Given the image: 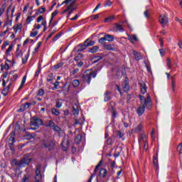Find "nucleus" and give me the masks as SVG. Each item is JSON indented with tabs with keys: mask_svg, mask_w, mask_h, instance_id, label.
Listing matches in <instances>:
<instances>
[{
	"mask_svg": "<svg viewBox=\"0 0 182 182\" xmlns=\"http://www.w3.org/2000/svg\"><path fill=\"white\" fill-rule=\"evenodd\" d=\"M63 92H65L66 93H69V92H70V84L66 82L63 85Z\"/></svg>",
	"mask_w": 182,
	"mask_h": 182,
	"instance_id": "dca6fc26",
	"label": "nucleus"
},
{
	"mask_svg": "<svg viewBox=\"0 0 182 182\" xmlns=\"http://www.w3.org/2000/svg\"><path fill=\"white\" fill-rule=\"evenodd\" d=\"M122 89L125 93H127L130 90V87L129 86V81L125 80L124 84L122 85Z\"/></svg>",
	"mask_w": 182,
	"mask_h": 182,
	"instance_id": "f8f14e48",
	"label": "nucleus"
},
{
	"mask_svg": "<svg viewBox=\"0 0 182 182\" xmlns=\"http://www.w3.org/2000/svg\"><path fill=\"white\" fill-rule=\"evenodd\" d=\"M75 141L77 144H80V141H82V135H80V134H78L77 135V136L75 139Z\"/></svg>",
	"mask_w": 182,
	"mask_h": 182,
	"instance_id": "c85d7f7f",
	"label": "nucleus"
},
{
	"mask_svg": "<svg viewBox=\"0 0 182 182\" xmlns=\"http://www.w3.org/2000/svg\"><path fill=\"white\" fill-rule=\"evenodd\" d=\"M159 21L160 22L161 24H162V26H166V25H167V23H168V18L167 17V16H160L159 18Z\"/></svg>",
	"mask_w": 182,
	"mask_h": 182,
	"instance_id": "39448f33",
	"label": "nucleus"
},
{
	"mask_svg": "<svg viewBox=\"0 0 182 182\" xmlns=\"http://www.w3.org/2000/svg\"><path fill=\"white\" fill-rule=\"evenodd\" d=\"M38 14H45L46 12V8L45 7H40L38 10Z\"/></svg>",
	"mask_w": 182,
	"mask_h": 182,
	"instance_id": "c03bdc74",
	"label": "nucleus"
},
{
	"mask_svg": "<svg viewBox=\"0 0 182 182\" xmlns=\"http://www.w3.org/2000/svg\"><path fill=\"white\" fill-rule=\"evenodd\" d=\"M72 85L73 87H79L80 85V81H79V80H74L72 82Z\"/></svg>",
	"mask_w": 182,
	"mask_h": 182,
	"instance_id": "7c9ffc66",
	"label": "nucleus"
},
{
	"mask_svg": "<svg viewBox=\"0 0 182 182\" xmlns=\"http://www.w3.org/2000/svg\"><path fill=\"white\" fill-rule=\"evenodd\" d=\"M35 182H42V175L41 174V167L37 166L36 170Z\"/></svg>",
	"mask_w": 182,
	"mask_h": 182,
	"instance_id": "20e7f679",
	"label": "nucleus"
},
{
	"mask_svg": "<svg viewBox=\"0 0 182 182\" xmlns=\"http://www.w3.org/2000/svg\"><path fill=\"white\" fill-rule=\"evenodd\" d=\"M83 58V54L82 53H78L74 58V60H75V62H79V60H80V59Z\"/></svg>",
	"mask_w": 182,
	"mask_h": 182,
	"instance_id": "2f4dec72",
	"label": "nucleus"
},
{
	"mask_svg": "<svg viewBox=\"0 0 182 182\" xmlns=\"http://www.w3.org/2000/svg\"><path fill=\"white\" fill-rule=\"evenodd\" d=\"M70 6H67V8L62 11L61 14L63 15V14H66V12H69L70 11Z\"/></svg>",
	"mask_w": 182,
	"mask_h": 182,
	"instance_id": "4d7b16f0",
	"label": "nucleus"
},
{
	"mask_svg": "<svg viewBox=\"0 0 182 182\" xmlns=\"http://www.w3.org/2000/svg\"><path fill=\"white\" fill-rule=\"evenodd\" d=\"M143 128V125L141 124H139L137 127L135 129V132L138 133V132H141V129Z\"/></svg>",
	"mask_w": 182,
	"mask_h": 182,
	"instance_id": "3c124183",
	"label": "nucleus"
},
{
	"mask_svg": "<svg viewBox=\"0 0 182 182\" xmlns=\"http://www.w3.org/2000/svg\"><path fill=\"white\" fill-rule=\"evenodd\" d=\"M20 161H21V165L24 166V164H29V163L32 161V159H29L27 154V155H24V156Z\"/></svg>",
	"mask_w": 182,
	"mask_h": 182,
	"instance_id": "6e6552de",
	"label": "nucleus"
},
{
	"mask_svg": "<svg viewBox=\"0 0 182 182\" xmlns=\"http://www.w3.org/2000/svg\"><path fill=\"white\" fill-rule=\"evenodd\" d=\"M115 28H117V31H119V32H123V31H124L123 26L120 24H115Z\"/></svg>",
	"mask_w": 182,
	"mask_h": 182,
	"instance_id": "4c0bfd02",
	"label": "nucleus"
},
{
	"mask_svg": "<svg viewBox=\"0 0 182 182\" xmlns=\"http://www.w3.org/2000/svg\"><path fill=\"white\" fill-rule=\"evenodd\" d=\"M146 106H149V105L140 104L139 107L136 109V113H137L138 116H142L143 115V113H144V112L146 110Z\"/></svg>",
	"mask_w": 182,
	"mask_h": 182,
	"instance_id": "423d86ee",
	"label": "nucleus"
},
{
	"mask_svg": "<svg viewBox=\"0 0 182 182\" xmlns=\"http://www.w3.org/2000/svg\"><path fill=\"white\" fill-rule=\"evenodd\" d=\"M22 50H19V48H17L16 53V58H22Z\"/></svg>",
	"mask_w": 182,
	"mask_h": 182,
	"instance_id": "ea45409f",
	"label": "nucleus"
},
{
	"mask_svg": "<svg viewBox=\"0 0 182 182\" xmlns=\"http://www.w3.org/2000/svg\"><path fill=\"white\" fill-rule=\"evenodd\" d=\"M117 136H119V139H122V137H123L124 136V134H123L120 131H117Z\"/></svg>",
	"mask_w": 182,
	"mask_h": 182,
	"instance_id": "bf43d9fd",
	"label": "nucleus"
},
{
	"mask_svg": "<svg viewBox=\"0 0 182 182\" xmlns=\"http://www.w3.org/2000/svg\"><path fill=\"white\" fill-rule=\"evenodd\" d=\"M113 3L110 1V0H107L105 1L104 6H112Z\"/></svg>",
	"mask_w": 182,
	"mask_h": 182,
	"instance_id": "5fc2aeb1",
	"label": "nucleus"
},
{
	"mask_svg": "<svg viewBox=\"0 0 182 182\" xmlns=\"http://www.w3.org/2000/svg\"><path fill=\"white\" fill-rule=\"evenodd\" d=\"M51 80H53V73H50L48 74L47 77V82H51Z\"/></svg>",
	"mask_w": 182,
	"mask_h": 182,
	"instance_id": "37998d69",
	"label": "nucleus"
},
{
	"mask_svg": "<svg viewBox=\"0 0 182 182\" xmlns=\"http://www.w3.org/2000/svg\"><path fill=\"white\" fill-rule=\"evenodd\" d=\"M104 37L105 38V41L108 42H113L114 41V37L112 35L107 34Z\"/></svg>",
	"mask_w": 182,
	"mask_h": 182,
	"instance_id": "412c9836",
	"label": "nucleus"
},
{
	"mask_svg": "<svg viewBox=\"0 0 182 182\" xmlns=\"http://www.w3.org/2000/svg\"><path fill=\"white\" fill-rule=\"evenodd\" d=\"M85 42L87 48H89V46H93L95 43H96L95 41H90V38H87Z\"/></svg>",
	"mask_w": 182,
	"mask_h": 182,
	"instance_id": "6ab92c4d",
	"label": "nucleus"
},
{
	"mask_svg": "<svg viewBox=\"0 0 182 182\" xmlns=\"http://www.w3.org/2000/svg\"><path fill=\"white\" fill-rule=\"evenodd\" d=\"M10 75H13L11 78V82H15V80H16V79H18V74H15V71H11L10 73Z\"/></svg>",
	"mask_w": 182,
	"mask_h": 182,
	"instance_id": "bb28decb",
	"label": "nucleus"
},
{
	"mask_svg": "<svg viewBox=\"0 0 182 182\" xmlns=\"http://www.w3.org/2000/svg\"><path fill=\"white\" fill-rule=\"evenodd\" d=\"M31 106H32V103L26 102L24 105H21L20 109H18L17 110V112H18V113H21L22 112H25V110H26V109H29V107H31Z\"/></svg>",
	"mask_w": 182,
	"mask_h": 182,
	"instance_id": "0eeeda50",
	"label": "nucleus"
},
{
	"mask_svg": "<svg viewBox=\"0 0 182 182\" xmlns=\"http://www.w3.org/2000/svg\"><path fill=\"white\" fill-rule=\"evenodd\" d=\"M129 40L131 41L132 42H133V41H134L135 42H137V41H139V38H137V36L133 35L132 37L129 36Z\"/></svg>",
	"mask_w": 182,
	"mask_h": 182,
	"instance_id": "79ce46f5",
	"label": "nucleus"
},
{
	"mask_svg": "<svg viewBox=\"0 0 182 182\" xmlns=\"http://www.w3.org/2000/svg\"><path fill=\"white\" fill-rule=\"evenodd\" d=\"M147 141V136H146V134H143L141 135V137L139 139V144H141L142 142Z\"/></svg>",
	"mask_w": 182,
	"mask_h": 182,
	"instance_id": "cd10ccee",
	"label": "nucleus"
},
{
	"mask_svg": "<svg viewBox=\"0 0 182 182\" xmlns=\"http://www.w3.org/2000/svg\"><path fill=\"white\" fill-rule=\"evenodd\" d=\"M167 66H168V68H169V69H171V68L173 66L171 65V61L170 58L167 59Z\"/></svg>",
	"mask_w": 182,
	"mask_h": 182,
	"instance_id": "052dcab7",
	"label": "nucleus"
},
{
	"mask_svg": "<svg viewBox=\"0 0 182 182\" xmlns=\"http://www.w3.org/2000/svg\"><path fill=\"white\" fill-rule=\"evenodd\" d=\"M13 29L14 31H16V32H18V31H22V24H16L13 26Z\"/></svg>",
	"mask_w": 182,
	"mask_h": 182,
	"instance_id": "5701e85b",
	"label": "nucleus"
},
{
	"mask_svg": "<svg viewBox=\"0 0 182 182\" xmlns=\"http://www.w3.org/2000/svg\"><path fill=\"white\" fill-rule=\"evenodd\" d=\"M55 122L52 120H49L48 123L46 124V127H50V129H53L55 127Z\"/></svg>",
	"mask_w": 182,
	"mask_h": 182,
	"instance_id": "a878e982",
	"label": "nucleus"
},
{
	"mask_svg": "<svg viewBox=\"0 0 182 182\" xmlns=\"http://www.w3.org/2000/svg\"><path fill=\"white\" fill-rule=\"evenodd\" d=\"M41 145L44 149L48 150V151H52V150H55L56 141L52 139H42Z\"/></svg>",
	"mask_w": 182,
	"mask_h": 182,
	"instance_id": "f03ea898",
	"label": "nucleus"
},
{
	"mask_svg": "<svg viewBox=\"0 0 182 182\" xmlns=\"http://www.w3.org/2000/svg\"><path fill=\"white\" fill-rule=\"evenodd\" d=\"M26 82V76L25 75L21 81V85L18 89V92H19L21 90V89H22V87H23V85H25V82Z\"/></svg>",
	"mask_w": 182,
	"mask_h": 182,
	"instance_id": "c756f323",
	"label": "nucleus"
},
{
	"mask_svg": "<svg viewBox=\"0 0 182 182\" xmlns=\"http://www.w3.org/2000/svg\"><path fill=\"white\" fill-rule=\"evenodd\" d=\"M77 48H79L77 50V52H82L85 50V49H86L87 46H86V43L85 42L84 44H79L77 46Z\"/></svg>",
	"mask_w": 182,
	"mask_h": 182,
	"instance_id": "2eb2a0df",
	"label": "nucleus"
},
{
	"mask_svg": "<svg viewBox=\"0 0 182 182\" xmlns=\"http://www.w3.org/2000/svg\"><path fill=\"white\" fill-rule=\"evenodd\" d=\"M115 18L116 17L114 16L107 17L105 18V22H107V23L113 22V21H114Z\"/></svg>",
	"mask_w": 182,
	"mask_h": 182,
	"instance_id": "f704fd0d",
	"label": "nucleus"
},
{
	"mask_svg": "<svg viewBox=\"0 0 182 182\" xmlns=\"http://www.w3.org/2000/svg\"><path fill=\"white\" fill-rule=\"evenodd\" d=\"M161 56H164L166 55V50L164 49H159Z\"/></svg>",
	"mask_w": 182,
	"mask_h": 182,
	"instance_id": "69168bd1",
	"label": "nucleus"
},
{
	"mask_svg": "<svg viewBox=\"0 0 182 182\" xmlns=\"http://www.w3.org/2000/svg\"><path fill=\"white\" fill-rule=\"evenodd\" d=\"M12 164H14L16 167H22V164L21 163V161H18V159H14Z\"/></svg>",
	"mask_w": 182,
	"mask_h": 182,
	"instance_id": "393cba45",
	"label": "nucleus"
},
{
	"mask_svg": "<svg viewBox=\"0 0 182 182\" xmlns=\"http://www.w3.org/2000/svg\"><path fill=\"white\" fill-rule=\"evenodd\" d=\"M99 43L101 45H105L106 43V38L105 37L100 38L98 41Z\"/></svg>",
	"mask_w": 182,
	"mask_h": 182,
	"instance_id": "a18cd8bd",
	"label": "nucleus"
},
{
	"mask_svg": "<svg viewBox=\"0 0 182 182\" xmlns=\"http://www.w3.org/2000/svg\"><path fill=\"white\" fill-rule=\"evenodd\" d=\"M132 55L136 60H141V59H143V56L139 52L132 50Z\"/></svg>",
	"mask_w": 182,
	"mask_h": 182,
	"instance_id": "9d476101",
	"label": "nucleus"
},
{
	"mask_svg": "<svg viewBox=\"0 0 182 182\" xmlns=\"http://www.w3.org/2000/svg\"><path fill=\"white\" fill-rule=\"evenodd\" d=\"M171 83H172V90L174 92V89L176 87V79H174V76L171 77Z\"/></svg>",
	"mask_w": 182,
	"mask_h": 182,
	"instance_id": "c9c22d12",
	"label": "nucleus"
},
{
	"mask_svg": "<svg viewBox=\"0 0 182 182\" xmlns=\"http://www.w3.org/2000/svg\"><path fill=\"white\" fill-rule=\"evenodd\" d=\"M51 113L52 114H55V116H59V114H60V112H59V111L55 108L51 109Z\"/></svg>",
	"mask_w": 182,
	"mask_h": 182,
	"instance_id": "58836bf2",
	"label": "nucleus"
},
{
	"mask_svg": "<svg viewBox=\"0 0 182 182\" xmlns=\"http://www.w3.org/2000/svg\"><path fill=\"white\" fill-rule=\"evenodd\" d=\"M139 100L141 102L140 105H147V99H146V97H144V96H143L141 95H139Z\"/></svg>",
	"mask_w": 182,
	"mask_h": 182,
	"instance_id": "f3484780",
	"label": "nucleus"
},
{
	"mask_svg": "<svg viewBox=\"0 0 182 182\" xmlns=\"http://www.w3.org/2000/svg\"><path fill=\"white\" fill-rule=\"evenodd\" d=\"M111 109H112V117L116 118L117 114L116 113V111H114V108L113 107H111Z\"/></svg>",
	"mask_w": 182,
	"mask_h": 182,
	"instance_id": "0e129e2a",
	"label": "nucleus"
},
{
	"mask_svg": "<svg viewBox=\"0 0 182 182\" xmlns=\"http://www.w3.org/2000/svg\"><path fill=\"white\" fill-rule=\"evenodd\" d=\"M91 19H92V21H95V19H98V18H99V14H96V15H93V16H91Z\"/></svg>",
	"mask_w": 182,
	"mask_h": 182,
	"instance_id": "774afa93",
	"label": "nucleus"
},
{
	"mask_svg": "<svg viewBox=\"0 0 182 182\" xmlns=\"http://www.w3.org/2000/svg\"><path fill=\"white\" fill-rule=\"evenodd\" d=\"M146 105L148 106V107H150V106H151V98L150 97V95H147V97H146Z\"/></svg>",
	"mask_w": 182,
	"mask_h": 182,
	"instance_id": "72a5a7b5",
	"label": "nucleus"
},
{
	"mask_svg": "<svg viewBox=\"0 0 182 182\" xmlns=\"http://www.w3.org/2000/svg\"><path fill=\"white\" fill-rule=\"evenodd\" d=\"M105 102H109V100H112V92L107 90L105 93Z\"/></svg>",
	"mask_w": 182,
	"mask_h": 182,
	"instance_id": "9b49d317",
	"label": "nucleus"
},
{
	"mask_svg": "<svg viewBox=\"0 0 182 182\" xmlns=\"http://www.w3.org/2000/svg\"><path fill=\"white\" fill-rule=\"evenodd\" d=\"M105 49H106L107 50H116V48L112 45H105Z\"/></svg>",
	"mask_w": 182,
	"mask_h": 182,
	"instance_id": "473e14b6",
	"label": "nucleus"
},
{
	"mask_svg": "<svg viewBox=\"0 0 182 182\" xmlns=\"http://www.w3.org/2000/svg\"><path fill=\"white\" fill-rule=\"evenodd\" d=\"M53 130H54L55 132H58L59 134L62 133V129L59 127H58V125L56 124H55L54 127H53Z\"/></svg>",
	"mask_w": 182,
	"mask_h": 182,
	"instance_id": "e433bc0d",
	"label": "nucleus"
},
{
	"mask_svg": "<svg viewBox=\"0 0 182 182\" xmlns=\"http://www.w3.org/2000/svg\"><path fill=\"white\" fill-rule=\"evenodd\" d=\"M38 31H36L35 28L33 29V32L31 33L30 36H31V38H35V36H36V35H38Z\"/></svg>",
	"mask_w": 182,
	"mask_h": 182,
	"instance_id": "a19ab883",
	"label": "nucleus"
},
{
	"mask_svg": "<svg viewBox=\"0 0 182 182\" xmlns=\"http://www.w3.org/2000/svg\"><path fill=\"white\" fill-rule=\"evenodd\" d=\"M31 123L33 126H42L43 125V121H42V119H41L40 118H37V117H33V119L31 121Z\"/></svg>",
	"mask_w": 182,
	"mask_h": 182,
	"instance_id": "7ed1b4c3",
	"label": "nucleus"
},
{
	"mask_svg": "<svg viewBox=\"0 0 182 182\" xmlns=\"http://www.w3.org/2000/svg\"><path fill=\"white\" fill-rule=\"evenodd\" d=\"M144 144V150H149V142L147 141L142 142Z\"/></svg>",
	"mask_w": 182,
	"mask_h": 182,
	"instance_id": "603ef678",
	"label": "nucleus"
},
{
	"mask_svg": "<svg viewBox=\"0 0 182 182\" xmlns=\"http://www.w3.org/2000/svg\"><path fill=\"white\" fill-rule=\"evenodd\" d=\"M9 143H11V144L15 143V132H12L10 134V137L9 139Z\"/></svg>",
	"mask_w": 182,
	"mask_h": 182,
	"instance_id": "a211bd4d",
	"label": "nucleus"
},
{
	"mask_svg": "<svg viewBox=\"0 0 182 182\" xmlns=\"http://www.w3.org/2000/svg\"><path fill=\"white\" fill-rule=\"evenodd\" d=\"M63 66V63H60L55 65H54L55 69H59V68H62Z\"/></svg>",
	"mask_w": 182,
	"mask_h": 182,
	"instance_id": "680f3d73",
	"label": "nucleus"
},
{
	"mask_svg": "<svg viewBox=\"0 0 182 182\" xmlns=\"http://www.w3.org/2000/svg\"><path fill=\"white\" fill-rule=\"evenodd\" d=\"M139 86L141 87V93H142V95H144L146 92H147V87L146 86V83H144V82H139Z\"/></svg>",
	"mask_w": 182,
	"mask_h": 182,
	"instance_id": "ddd939ff",
	"label": "nucleus"
},
{
	"mask_svg": "<svg viewBox=\"0 0 182 182\" xmlns=\"http://www.w3.org/2000/svg\"><path fill=\"white\" fill-rule=\"evenodd\" d=\"M73 114L74 116H77L79 114V107L76 104L73 105Z\"/></svg>",
	"mask_w": 182,
	"mask_h": 182,
	"instance_id": "4468645a",
	"label": "nucleus"
},
{
	"mask_svg": "<svg viewBox=\"0 0 182 182\" xmlns=\"http://www.w3.org/2000/svg\"><path fill=\"white\" fill-rule=\"evenodd\" d=\"M9 147L10 150L12 151V153H15V147L14 146V144L9 143Z\"/></svg>",
	"mask_w": 182,
	"mask_h": 182,
	"instance_id": "8fccbe9b",
	"label": "nucleus"
},
{
	"mask_svg": "<svg viewBox=\"0 0 182 182\" xmlns=\"http://www.w3.org/2000/svg\"><path fill=\"white\" fill-rule=\"evenodd\" d=\"M99 50V46H95L92 48H90L89 52L90 53H96Z\"/></svg>",
	"mask_w": 182,
	"mask_h": 182,
	"instance_id": "b1692460",
	"label": "nucleus"
},
{
	"mask_svg": "<svg viewBox=\"0 0 182 182\" xmlns=\"http://www.w3.org/2000/svg\"><path fill=\"white\" fill-rule=\"evenodd\" d=\"M28 180H29V175L28 174H26L23 177V178L21 180V182H28Z\"/></svg>",
	"mask_w": 182,
	"mask_h": 182,
	"instance_id": "de8ad7c7",
	"label": "nucleus"
},
{
	"mask_svg": "<svg viewBox=\"0 0 182 182\" xmlns=\"http://www.w3.org/2000/svg\"><path fill=\"white\" fill-rule=\"evenodd\" d=\"M62 36V33H59L58 34H56L53 38V41L55 42V41L58 40L59 38H60Z\"/></svg>",
	"mask_w": 182,
	"mask_h": 182,
	"instance_id": "49530a36",
	"label": "nucleus"
},
{
	"mask_svg": "<svg viewBox=\"0 0 182 182\" xmlns=\"http://www.w3.org/2000/svg\"><path fill=\"white\" fill-rule=\"evenodd\" d=\"M58 10H55V11H54L52 13V14H51V19H50V23L52 22V21L53 20V17H54V16H56L58 15Z\"/></svg>",
	"mask_w": 182,
	"mask_h": 182,
	"instance_id": "09e8293b",
	"label": "nucleus"
},
{
	"mask_svg": "<svg viewBox=\"0 0 182 182\" xmlns=\"http://www.w3.org/2000/svg\"><path fill=\"white\" fill-rule=\"evenodd\" d=\"M77 9V7H71L70 9V11L68 12V18L70 16V14L73 12V11H76Z\"/></svg>",
	"mask_w": 182,
	"mask_h": 182,
	"instance_id": "6e6d98bb",
	"label": "nucleus"
},
{
	"mask_svg": "<svg viewBox=\"0 0 182 182\" xmlns=\"http://www.w3.org/2000/svg\"><path fill=\"white\" fill-rule=\"evenodd\" d=\"M12 84H9L6 87H5L3 91H2V95H4V96H6L8 95V92L9 91V90L11 89V86Z\"/></svg>",
	"mask_w": 182,
	"mask_h": 182,
	"instance_id": "4be33fe9",
	"label": "nucleus"
},
{
	"mask_svg": "<svg viewBox=\"0 0 182 182\" xmlns=\"http://www.w3.org/2000/svg\"><path fill=\"white\" fill-rule=\"evenodd\" d=\"M112 143H113V141L112 140V138H108L107 139V144H108V146H109V145L112 144Z\"/></svg>",
	"mask_w": 182,
	"mask_h": 182,
	"instance_id": "338daca9",
	"label": "nucleus"
},
{
	"mask_svg": "<svg viewBox=\"0 0 182 182\" xmlns=\"http://www.w3.org/2000/svg\"><path fill=\"white\" fill-rule=\"evenodd\" d=\"M12 48H14V46L10 45L9 48L6 50V54L9 55V52L12 50Z\"/></svg>",
	"mask_w": 182,
	"mask_h": 182,
	"instance_id": "13d9d810",
	"label": "nucleus"
},
{
	"mask_svg": "<svg viewBox=\"0 0 182 182\" xmlns=\"http://www.w3.org/2000/svg\"><path fill=\"white\" fill-rule=\"evenodd\" d=\"M37 22L38 23H39V22H42L41 25L44 26L43 31H46V21L43 19V16H39L37 18Z\"/></svg>",
	"mask_w": 182,
	"mask_h": 182,
	"instance_id": "1a4fd4ad",
	"label": "nucleus"
},
{
	"mask_svg": "<svg viewBox=\"0 0 182 182\" xmlns=\"http://www.w3.org/2000/svg\"><path fill=\"white\" fill-rule=\"evenodd\" d=\"M100 176L105 178L107 176V170L105 168H101L100 171Z\"/></svg>",
	"mask_w": 182,
	"mask_h": 182,
	"instance_id": "aec40b11",
	"label": "nucleus"
},
{
	"mask_svg": "<svg viewBox=\"0 0 182 182\" xmlns=\"http://www.w3.org/2000/svg\"><path fill=\"white\" fill-rule=\"evenodd\" d=\"M8 45H9V41H5V42L3 43L2 46H1V49L4 50V48H6V46H8Z\"/></svg>",
	"mask_w": 182,
	"mask_h": 182,
	"instance_id": "e2e57ef3",
	"label": "nucleus"
},
{
	"mask_svg": "<svg viewBox=\"0 0 182 182\" xmlns=\"http://www.w3.org/2000/svg\"><path fill=\"white\" fill-rule=\"evenodd\" d=\"M97 75L96 71L92 70H87L82 76V80L87 85H90V81L92 79H95Z\"/></svg>",
	"mask_w": 182,
	"mask_h": 182,
	"instance_id": "f257e3e1",
	"label": "nucleus"
},
{
	"mask_svg": "<svg viewBox=\"0 0 182 182\" xmlns=\"http://www.w3.org/2000/svg\"><path fill=\"white\" fill-rule=\"evenodd\" d=\"M45 95V90L43 89H40L38 91V96H43Z\"/></svg>",
	"mask_w": 182,
	"mask_h": 182,
	"instance_id": "864d4df0",
	"label": "nucleus"
}]
</instances>
